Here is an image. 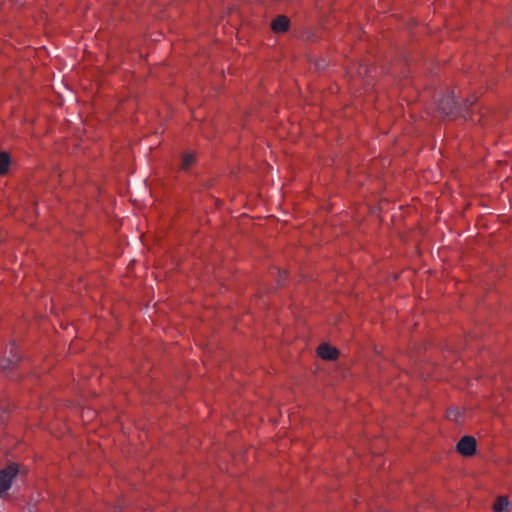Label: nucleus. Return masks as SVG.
Listing matches in <instances>:
<instances>
[{
	"mask_svg": "<svg viewBox=\"0 0 512 512\" xmlns=\"http://www.w3.org/2000/svg\"><path fill=\"white\" fill-rule=\"evenodd\" d=\"M289 28V19L286 16L279 15L271 23V29L275 33H284Z\"/></svg>",
	"mask_w": 512,
	"mask_h": 512,
	"instance_id": "4",
	"label": "nucleus"
},
{
	"mask_svg": "<svg viewBox=\"0 0 512 512\" xmlns=\"http://www.w3.org/2000/svg\"><path fill=\"white\" fill-rule=\"evenodd\" d=\"M196 161V156L194 153H185L182 156L181 168L183 170H188Z\"/></svg>",
	"mask_w": 512,
	"mask_h": 512,
	"instance_id": "7",
	"label": "nucleus"
},
{
	"mask_svg": "<svg viewBox=\"0 0 512 512\" xmlns=\"http://www.w3.org/2000/svg\"><path fill=\"white\" fill-rule=\"evenodd\" d=\"M461 417H462V410L457 407L450 408L447 411V418L450 421L458 422L461 419Z\"/></svg>",
	"mask_w": 512,
	"mask_h": 512,
	"instance_id": "8",
	"label": "nucleus"
},
{
	"mask_svg": "<svg viewBox=\"0 0 512 512\" xmlns=\"http://www.w3.org/2000/svg\"><path fill=\"white\" fill-rule=\"evenodd\" d=\"M456 450L465 457H470L476 452V440L472 436H464L457 443Z\"/></svg>",
	"mask_w": 512,
	"mask_h": 512,
	"instance_id": "2",
	"label": "nucleus"
},
{
	"mask_svg": "<svg viewBox=\"0 0 512 512\" xmlns=\"http://www.w3.org/2000/svg\"><path fill=\"white\" fill-rule=\"evenodd\" d=\"M317 354L324 360H335L338 357V350L327 343L321 344L317 349Z\"/></svg>",
	"mask_w": 512,
	"mask_h": 512,
	"instance_id": "3",
	"label": "nucleus"
},
{
	"mask_svg": "<svg viewBox=\"0 0 512 512\" xmlns=\"http://www.w3.org/2000/svg\"><path fill=\"white\" fill-rule=\"evenodd\" d=\"M453 100L452 99H447V100H443L441 103H440V110L445 113V114H448L449 113V109H448V106L450 104V102H452Z\"/></svg>",
	"mask_w": 512,
	"mask_h": 512,
	"instance_id": "9",
	"label": "nucleus"
},
{
	"mask_svg": "<svg viewBox=\"0 0 512 512\" xmlns=\"http://www.w3.org/2000/svg\"><path fill=\"white\" fill-rule=\"evenodd\" d=\"M10 165V157L6 152L0 153V175H5L8 172Z\"/></svg>",
	"mask_w": 512,
	"mask_h": 512,
	"instance_id": "6",
	"label": "nucleus"
},
{
	"mask_svg": "<svg viewBox=\"0 0 512 512\" xmlns=\"http://www.w3.org/2000/svg\"><path fill=\"white\" fill-rule=\"evenodd\" d=\"M19 473V464L15 462L9 463L5 468L0 470V493L6 492L12 484L13 479Z\"/></svg>",
	"mask_w": 512,
	"mask_h": 512,
	"instance_id": "1",
	"label": "nucleus"
},
{
	"mask_svg": "<svg viewBox=\"0 0 512 512\" xmlns=\"http://www.w3.org/2000/svg\"><path fill=\"white\" fill-rule=\"evenodd\" d=\"M494 512H508L509 510V501L506 497H498L494 506Z\"/></svg>",
	"mask_w": 512,
	"mask_h": 512,
	"instance_id": "5",
	"label": "nucleus"
}]
</instances>
